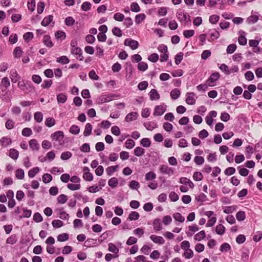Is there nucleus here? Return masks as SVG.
<instances>
[{"label":"nucleus","instance_id":"nucleus-15","mask_svg":"<svg viewBox=\"0 0 262 262\" xmlns=\"http://www.w3.org/2000/svg\"><path fill=\"white\" fill-rule=\"evenodd\" d=\"M53 16L52 15H49L47 17H45L43 20H42L41 23V25L42 26L47 27L48 26L50 23L53 22Z\"/></svg>","mask_w":262,"mask_h":262},{"label":"nucleus","instance_id":"nucleus-21","mask_svg":"<svg viewBox=\"0 0 262 262\" xmlns=\"http://www.w3.org/2000/svg\"><path fill=\"white\" fill-rule=\"evenodd\" d=\"M259 19V16L256 15H251L249 16L246 20L247 23L249 24H254L256 23Z\"/></svg>","mask_w":262,"mask_h":262},{"label":"nucleus","instance_id":"nucleus-40","mask_svg":"<svg viewBox=\"0 0 262 262\" xmlns=\"http://www.w3.org/2000/svg\"><path fill=\"white\" fill-rule=\"evenodd\" d=\"M205 237V232L202 230L196 234L194 236V239L198 241H201Z\"/></svg>","mask_w":262,"mask_h":262},{"label":"nucleus","instance_id":"nucleus-62","mask_svg":"<svg viewBox=\"0 0 262 262\" xmlns=\"http://www.w3.org/2000/svg\"><path fill=\"white\" fill-rule=\"evenodd\" d=\"M32 130L29 127L24 128L21 132L22 135L25 137H29L32 135Z\"/></svg>","mask_w":262,"mask_h":262},{"label":"nucleus","instance_id":"nucleus-19","mask_svg":"<svg viewBox=\"0 0 262 262\" xmlns=\"http://www.w3.org/2000/svg\"><path fill=\"white\" fill-rule=\"evenodd\" d=\"M29 146L33 150L37 151L39 149V145L35 139H31L29 141Z\"/></svg>","mask_w":262,"mask_h":262},{"label":"nucleus","instance_id":"nucleus-57","mask_svg":"<svg viewBox=\"0 0 262 262\" xmlns=\"http://www.w3.org/2000/svg\"><path fill=\"white\" fill-rule=\"evenodd\" d=\"M42 181L47 184L50 183L52 180V177L50 174L45 173L42 176Z\"/></svg>","mask_w":262,"mask_h":262},{"label":"nucleus","instance_id":"nucleus-7","mask_svg":"<svg viewBox=\"0 0 262 262\" xmlns=\"http://www.w3.org/2000/svg\"><path fill=\"white\" fill-rule=\"evenodd\" d=\"M71 53L76 57V59L82 61L84 59V57L82 55V51L79 47L71 48Z\"/></svg>","mask_w":262,"mask_h":262},{"label":"nucleus","instance_id":"nucleus-63","mask_svg":"<svg viewBox=\"0 0 262 262\" xmlns=\"http://www.w3.org/2000/svg\"><path fill=\"white\" fill-rule=\"evenodd\" d=\"M75 21V19L71 16L67 17L64 20L65 24L68 26L74 25Z\"/></svg>","mask_w":262,"mask_h":262},{"label":"nucleus","instance_id":"nucleus-1","mask_svg":"<svg viewBox=\"0 0 262 262\" xmlns=\"http://www.w3.org/2000/svg\"><path fill=\"white\" fill-rule=\"evenodd\" d=\"M116 97H117V95L114 94H103L97 98L96 102L98 104H102L108 102Z\"/></svg>","mask_w":262,"mask_h":262},{"label":"nucleus","instance_id":"nucleus-53","mask_svg":"<svg viewBox=\"0 0 262 262\" xmlns=\"http://www.w3.org/2000/svg\"><path fill=\"white\" fill-rule=\"evenodd\" d=\"M173 217L175 220L182 223L185 221V218L182 214L179 212L175 213L173 214Z\"/></svg>","mask_w":262,"mask_h":262},{"label":"nucleus","instance_id":"nucleus-9","mask_svg":"<svg viewBox=\"0 0 262 262\" xmlns=\"http://www.w3.org/2000/svg\"><path fill=\"white\" fill-rule=\"evenodd\" d=\"M166 106L164 105H158L155 108L153 115L155 116H161L166 111Z\"/></svg>","mask_w":262,"mask_h":262},{"label":"nucleus","instance_id":"nucleus-47","mask_svg":"<svg viewBox=\"0 0 262 262\" xmlns=\"http://www.w3.org/2000/svg\"><path fill=\"white\" fill-rule=\"evenodd\" d=\"M67 187L70 190L74 191L80 189L81 185L80 184H75L73 183H69L68 184Z\"/></svg>","mask_w":262,"mask_h":262},{"label":"nucleus","instance_id":"nucleus-46","mask_svg":"<svg viewBox=\"0 0 262 262\" xmlns=\"http://www.w3.org/2000/svg\"><path fill=\"white\" fill-rule=\"evenodd\" d=\"M237 209V206L233 205V206H227L225 207V208L224 210V212L227 214H229L230 213H232L235 211Z\"/></svg>","mask_w":262,"mask_h":262},{"label":"nucleus","instance_id":"nucleus-29","mask_svg":"<svg viewBox=\"0 0 262 262\" xmlns=\"http://www.w3.org/2000/svg\"><path fill=\"white\" fill-rule=\"evenodd\" d=\"M215 232L219 235H223L225 232V227L222 224H219L215 228Z\"/></svg>","mask_w":262,"mask_h":262},{"label":"nucleus","instance_id":"nucleus-6","mask_svg":"<svg viewBox=\"0 0 262 262\" xmlns=\"http://www.w3.org/2000/svg\"><path fill=\"white\" fill-rule=\"evenodd\" d=\"M220 77V75L218 72H214L210 75L209 78L207 80L206 83H208L209 86H214L215 82Z\"/></svg>","mask_w":262,"mask_h":262},{"label":"nucleus","instance_id":"nucleus-16","mask_svg":"<svg viewBox=\"0 0 262 262\" xmlns=\"http://www.w3.org/2000/svg\"><path fill=\"white\" fill-rule=\"evenodd\" d=\"M180 183L186 186H188L190 188H193L194 187L193 183L189 179L185 177L181 178L180 180Z\"/></svg>","mask_w":262,"mask_h":262},{"label":"nucleus","instance_id":"nucleus-61","mask_svg":"<svg viewBox=\"0 0 262 262\" xmlns=\"http://www.w3.org/2000/svg\"><path fill=\"white\" fill-rule=\"evenodd\" d=\"M236 45L235 44L229 45L226 49V52L228 54H232L236 49Z\"/></svg>","mask_w":262,"mask_h":262},{"label":"nucleus","instance_id":"nucleus-58","mask_svg":"<svg viewBox=\"0 0 262 262\" xmlns=\"http://www.w3.org/2000/svg\"><path fill=\"white\" fill-rule=\"evenodd\" d=\"M220 16L217 15H212L209 17V21L212 24H216L219 20Z\"/></svg>","mask_w":262,"mask_h":262},{"label":"nucleus","instance_id":"nucleus-36","mask_svg":"<svg viewBox=\"0 0 262 262\" xmlns=\"http://www.w3.org/2000/svg\"><path fill=\"white\" fill-rule=\"evenodd\" d=\"M156 178V174L153 171H149L146 173L145 179L147 181L154 180Z\"/></svg>","mask_w":262,"mask_h":262},{"label":"nucleus","instance_id":"nucleus-8","mask_svg":"<svg viewBox=\"0 0 262 262\" xmlns=\"http://www.w3.org/2000/svg\"><path fill=\"white\" fill-rule=\"evenodd\" d=\"M83 178L86 181H92L93 180V175L90 172V169L88 167L83 168Z\"/></svg>","mask_w":262,"mask_h":262},{"label":"nucleus","instance_id":"nucleus-42","mask_svg":"<svg viewBox=\"0 0 262 262\" xmlns=\"http://www.w3.org/2000/svg\"><path fill=\"white\" fill-rule=\"evenodd\" d=\"M140 217V215L138 212L136 211H132L128 216V219L130 221L137 220Z\"/></svg>","mask_w":262,"mask_h":262},{"label":"nucleus","instance_id":"nucleus-32","mask_svg":"<svg viewBox=\"0 0 262 262\" xmlns=\"http://www.w3.org/2000/svg\"><path fill=\"white\" fill-rule=\"evenodd\" d=\"M55 124V120L52 117L47 118L45 121V125L49 127H51Z\"/></svg>","mask_w":262,"mask_h":262},{"label":"nucleus","instance_id":"nucleus-48","mask_svg":"<svg viewBox=\"0 0 262 262\" xmlns=\"http://www.w3.org/2000/svg\"><path fill=\"white\" fill-rule=\"evenodd\" d=\"M231 249L230 245L227 243H223L220 247V250L221 252H227Z\"/></svg>","mask_w":262,"mask_h":262},{"label":"nucleus","instance_id":"nucleus-26","mask_svg":"<svg viewBox=\"0 0 262 262\" xmlns=\"http://www.w3.org/2000/svg\"><path fill=\"white\" fill-rule=\"evenodd\" d=\"M181 94V92L178 89H173L170 92V97L172 99L176 100L178 99Z\"/></svg>","mask_w":262,"mask_h":262},{"label":"nucleus","instance_id":"nucleus-11","mask_svg":"<svg viewBox=\"0 0 262 262\" xmlns=\"http://www.w3.org/2000/svg\"><path fill=\"white\" fill-rule=\"evenodd\" d=\"M139 114L137 112H131L126 116L125 120L126 122H129L136 120Z\"/></svg>","mask_w":262,"mask_h":262},{"label":"nucleus","instance_id":"nucleus-34","mask_svg":"<svg viewBox=\"0 0 262 262\" xmlns=\"http://www.w3.org/2000/svg\"><path fill=\"white\" fill-rule=\"evenodd\" d=\"M55 37L57 39L64 40L66 37L65 32L62 31H57L55 34Z\"/></svg>","mask_w":262,"mask_h":262},{"label":"nucleus","instance_id":"nucleus-22","mask_svg":"<svg viewBox=\"0 0 262 262\" xmlns=\"http://www.w3.org/2000/svg\"><path fill=\"white\" fill-rule=\"evenodd\" d=\"M58 212L59 217L62 220H68L69 218V214L64 211L63 208H59L57 209Z\"/></svg>","mask_w":262,"mask_h":262},{"label":"nucleus","instance_id":"nucleus-49","mask_svg":"<svg viewBox=\"0 0 262 262\" xmlns=\"http://www.w3.org/2000/svg\"><path fill=\"white\" fill-rule=\"evenodd\" d=\"M145 15L144 13L138 14L135 17V21L136 24H139L145 18Z\"/></svg>","mask_w":262,"mask_h":262},{"label":"nucleus","instance_id":"nucleus-43","mask_svg":"<svg viewBox=\"0 0 262 262\" xmlns=\"http://www.w3.org/2000/svg\"><path fill=\"white\" fill-rule=\"evenodd\" d=\"M17 241V238L16 236V235L13 234V235H11L10 237H9L7 239L6 243L7 244L13 245L16 243Z\"/></svg>","mask_w":262,"mask_h":262},{"label":"nucleus","instance_id":"nucleus-44","mask_svg":"<svg viewBox=\"0 0 262 262\" xmlns=\"http://www.w3.org/2000/svg\"><path fill=\"white\" fill-rule=\"evenodd\" d=\"M183 53L182 52H179L174 56V61L176 64L178 65L183 60Z\"/></svg>","mask_w":262,"mask_h":262},{"label":"nucleus","instance_id":"nucleus-28","mask_svg":"<svg viewBox=\"0 0 262 262\" xmlns=\"http://www.w3.org/2000/svg\"><path fill=\"white\" fill-rule=\"evenodd\" d=\"M92 125L88 123L85 126L84 130L83 132V135L85 137L89 136L92 133Z\"/></svg>","mask_w":262,"mask_h":262},{"label":"nucleus","instance_id":"nucleus-55","mask_svg":"<svg viewBox=\"0 0 262 262\" xmlns=\"http://www.w3.org/2000/svg\"><path fill=\"white\" fill-rule=\"evenodd\" d=\"M70 132L73 135H77L80 132V128L77 125H73L70 128Z\"/></svg>","mask_w":262,"mask_h":262},{"label":"nucleus","instance_id":"nucleus-30","mask_svg":"<svg viewBox=\"0 0 262 262\" xmlns=\"http://www.w3.org/2000/svg\"><path fill=\"white\" fill-rule=\"evenodd\" d=\"M39 171V168L38 167H35L31 169L28 171V176L29 178H32Z\"/></svg>","mask_w":262,"mask_h":262},{"label":"nucleus","instance_id":"nucleus-51","mask_svg":"<svg viewBox=\"0 0 262 262\" xmlns=\"http://www.w3.org/2000/svg\"><path fill=\"white\" fill-rule=\"evenodd\" d=\"M72 154L70 151H67L63 152L60 156L62 160H67L72 157Z\"/></svg>","mask_w":262,"mask_h":262},{"label":"nucleus","instance_id":"nucleus-25","mask_svg":"<svg viewBox=\"0 0 262 262\" xmlns=\"http://www.w3.org/2000/svg\"><path fill=\"white\" fill-rule=\"evenodd\" d=\"M19 152L15 149L11 148L9 150V156L13 160H16L18 158Z\"/></svg>","mask_w":262,"mask_h":262},{"label":"nucleus","instance_id":"nucleus-37","mask_svg":"<svg viewBox=\"0 0 262 262\" xmlns=\"http://www.w3.org/2000/svg\"><path fill=\"white\" fill-rule=\"evenodd\" d=\"M236 219L238 221H243L246 219L245 212L243 211H239L236 214Z\"/></svg>","mask_w":262,"mask_h":262},{"label":"nucleus","instance_id":"nucleus-3","mask_svg":"<svg viewBox=\"0 0 262 262\" xmlns=\"http://www.w3.org/2000/svg\"><path fill=\"white\" fill-rule=\"evenodd\" d=\"M64 135L62 131L58 130L53 133L51 135V138L52 141L57 142L58 144L62 145L64 144L63 138Z\"/></svg>","mask_w":262,"mask_h":262},{"label":"nucleus","instance_id":"nucleus-64","mask_svg":"<svg viewBox=\"0 0 262 262\" xmlns=\"http://www.w3.org/2000/svg\"><path fill=\"white\" fill-rule=\"evenodd\" d=\"M159 55L157 53H152L148 57V59L152 62H156L159 60Z\"/></svg>","mask_w":262,"mask_h":262},{"label":"nucleus","instance_id":"nucleus-54","mask_svg":"<svg viewBox=\"0 0 262 262\" xmlns=\"http://www.w3.org/2000/svg\"><path fill=\"white\" fill-rule=\"evenodd\" d=\"M141 144L144 147H149L151 145V142L148 138H143L140 141Z\"/></svg>","mask_w":262,"mask_h":262},{"label":"nucleus","instance_id":"nucleus-41","mask_svg":"<svg viewBox=\"0 0 262 262\" xmlns=\"http://www.w3.org/2000/svg\"><path fill=\"white\" fill-rule=\"evenodd\" d=\"M34 120L38 123L41 122L43 119V114L40 112H37L34 114Z\"/></svg>","mask_w":262,"mask_h":262},{"label":"nucleus","instance_id":"nucleus-18","mask_svg":"<svg viewBox=\"0 0 262 262\" xmlns=\"http://www.w3.org/2000/svg\"><path fill=\"white\" fill-rule=\"evenodd\" d=\"M149 95L151 100H159L160 97L159 94L156 89H152L150 91Z\"/></svg>","mask_w":262,"mask_h":262},{"label":"nucleus","instance_id":"nucleus-33","mask_svg":"<svg viewBox=\"0 0 262 262\" xmlns=\"http://www.w3.org/2000/svg\"><path fill=\"white\" fill-rule=\"evenodd\" d=\"M145 150L141 147H137L134 149V154L137 157L142 156L144 154Z\"/></svg>","mask_w":262,"mask_h":262},{"label":"nucleus","instance_id":"nucleus-35","mask_svg":"<svg viewBox=\"0 0 262 262\" xmlns=\"http://www.w3.org/2000/svg\"><path fill=\"white\" fill-rule=\"evenodd\" d=\"M68 200V197L66 195L61 194H60L57 198V201L59 204H64Z\"/></svg>","mask_w":262,"mask_h":262},{"label":"nucleus","instance_id":"nucleus-39","mask_svg":"<svg viewBox=\"0 0 262 262\" xmlns=\"http://www.w3.org/2000/svg\"><path fill=\"white\" fill-rule=\"evenodd\" d=\"M118 183V180L116 178L113 177L108 180V184L112 188H115L117 187Z\"/></svg>","mask_w":262,"mask_h":262},{"label":"nucleus","instance_id":"nucleus-14","mask_svg":"<svg viewBox=\"0 0 262 262\" xmlns=\"http://www.w3.org/2000/svg\"><path fill=\"white\" fill-rule=\"evenodd\" d=\"M10 85V82L9 78L7 77L3 78L0 83V87L2 89L5 88L7 89ZM6 90H5V91Z\"/></svg>","mask_w":262,"mask_h":262},{"label":"nucleus","instance_id":"nucleus-13","mask_svg":"<svg viewBox=\"0 0 262 262\" xmlns=\"http://www.w3.org/2000/svg\"><path fill=\"white\" fill-rule=\"evenodd\" d=\"M143 125L148 130H152L158 127L157 123L154 121L145 122Z\"/></svg>","mask_w":262,"mask_h":262},{"label":"nucleus","instance_id":"nucleus-17","mask_svg":"<svg viewBox=\"0 0 262 262\" xmlns=\"http://www.w3.org/2000/svg\"><path fill=\"white\" fill-rule=\"evenodd\" d=\"M10 78L12 82L14 83H16L20 79V76L18 74L15 70L11 71Z\"/></svg>","mask_w":262,"mask_h":262},{"label":"nucleus","instance_id":"nucleus-50","mask_svg":"<svg viewBox=\"0 0 262 262\" xmlns=\"http://www.w3.org/2000/svg\"><path fill=\"white\" fill-rule=\"evenodd\" d=\"M112 33L114 35L120 37L122 36V33L121 29L117 27H114L112 29Z\"/></svg>","mask_w":262,"mask_h":262},{"label":"nucleus","instance_id":"nucleus-60","mask_svg":"<svg viewBox=\"0 0 262 262\" xmlns=\"http://www.w3.org/2000/svg\"><path fill=\"white\" fill-rule=\"evenodd\" d=\"M108 250L109 251L113 252L116 254H117L119 252V249L117 248L116 245L113 243H110L108 244Z\"/></svg>","mask_w":262,"mask_h":262},{"label":"nucleus","instance_id":"nucleus-38","mask_svg":"<svg viewBox=\"0 0 262 262\" xmlns=\"http://www.w3.org/2000/svg\"><path fill=\"white\" fill-rule=\"evenodd\" d=\"M25 173L23 169L19 168L15 171V177L19 180H22L24 178Z\"/></svg>","mask_w":262,"mask_h":262},{"label":"nucleus","instance_id":"nucleus-27","mask_svg":"<svg viewBox=\"0 0 262 262\" xmlns=\"http://www.w3.org/2000/svg\"><path fill=\"white\" fill-rule=\"evenodd\" d=\"M67 100V96L65 94L60 93L57 96V100L58 103H64Z\"/></svg>","mask_w":262,"mask_h":262},{"label":"nucleus","instance_id":"nucleus-12","mask_svg":"<svg viewBox=\"0 0 262 262\" xmlns=\"http://www.w3.org/2000/svg\"><path fill=\"white\" fill-rule=\"evenodd\" d=\"M150 238L155 243L158 244H164L165 240L162 236H157L155 235H151Z\"/></svg>","mask_w":262,"mask_h":262},{"label":"nucleus","instance_id":"nucleus-52","mask_svg":"<svg viewBox=\"0 0 262 262\" xmlns=\"http://www.w3.org/2000/svg\"><path fill=\"white\" fill-rule=\"evenodd\" d=\"M207 199L206 195L203 193H201L198 196L195 197V200L198 202L203 203L206 201Z\"/></svg>","mask_w":262,"mask_h":262},{"label":"nucleus","instance_id":"nucleus-56","mask_svg":"<svg viewBox=\"0 0 262 262\" xmlns=\"http://www.w3.org/2000/svg\"><path fill=\"white\" fill-rule=\"evenodd\" d=\"M148 68V65L146 62H140L138 64V69L139 71L144 72Z\"/></svg>","mask_w":262,"mask_h":262},{"label":"nucleus","instance_id":"nucleus-10","mask_svg":"<svg viewBox=\"0 0 262 262\" xmlns=\"http://www.w3.org/2000/svg\"><path fill=\"white\" fill-rule=\"evenodd\" d=\"M195 94L193 93H187L186 94V102L189 105H193L195 103L194 99Z\"/></svg>","mask_w":262,"mask_h":262},{"label":"nucleus","instance_id":"nucleus-24","mask_svg":"<svg viewBox=\"0 0 262 262\" xmlns=\"http://www.w3.org/2000/svg\"><path fill=\"white\" fill-rule=\"evenodd\" d=\"M154 229L156 231H160L162 229L161 220L159 219H156L153 222Z\"/></svg>","mask_w":262,"mask_h":262},{"label":"nucleus","instance_id":"nucleus-31","mask_svg":"<svg viewBox=\"0 0 262 262\" xmlns=\"http://www.w3.org/2000/svg\"><path fill=\"white\" fill-rule=\"evenodd\" d=\"M56 61L58 63L65 64L69 63L70 60L67 56L63 55L58 57Z\"/></svg>","mask_w":262,"mask_h":262},{"label":"nucleus","instance_id":"nucleus-5","mask_svg":"<svg viewBox=\"0 0 262 262\" xmlns=\"http://www.w3.org/2000/svg\"><path fill=\"white\" fill-rule=\"evenodd\" d=\"M124 44L126 46H129L131 49L136 50L139 47V42L131 38H126L124 41Z\"/></svg>","mask_w":262,"mask_h":262},{"label":"nucleus","instance_id":"nucleus-20","mask_svg":"<svg viewBox=\"0 0 262 262\" xmlns=\"http://www.w3.org/2000/svg\"><path fill=\"white\" fill-rule=\"evenodd\" d=\"M43 42L45 45L48 48H52L54 45L53 43L51 41V37L48 35L44 36Z\"/></svg>","mask_w":262,"mask_h":262},{"label":"nucleus","instance_id":"nucleus-4","mask_svg":"<svg viewBox=\"0 0 262 262\" xmlns=\"http://www.w3.org/2000/svg\"><path fill=\"white\" fill-rule=\"evenodd\" d=\"M176 15L179 20L181 23H185L187 24L191 21L190 16L187 13H185L182 10L178 11Z\"/></svg>","mask_w":262,"mask_h":262},{"label":"nucleus","instance_id":"nucleus-59","mask_svg":"<svg viewBox=\"0 0 262 262\" xmlns=\"http://www.w3.org/2000/svg\"><path fill=\"white\" fill-rule=\"evenodd\" d=\"M118 167V165L116 166H111L108 167L106 169V171L107 172V175L111 176L117 169V168Z\"/></svg>","mask_w":262,"mask_h":262},{"label":"nucleus","instance_id":"nucleus-45","mask_svg":"<svg viewBox=\"0 0 262 262\" xmlns=\"http://www.w3.org/2000/svg\"><path fill=\"white\" fill-rule=\"evenodd\" d=\"M23 51L19 47H17L15 48L13 51V54L15 58H19L22 55Z\"/></svg>","mask_w":262,"mask_h":262},{"label":"nucleus","instance_id":"nucleus-2","mask_svg":"<svg viewBox=\"0 0 262 262\" xmlns=\"http://www.w3.org/2000/svg\"><path fill=\"white\" fill-rule=\"evenodd\" d=\"M159 170L160 173L167 175L168 177L172 176L174 173L173 168L169 167L167 164H162L159 167Z\"/></svg>","mask_w":262,"mask_h":262},{"label":"nucleus","instance_id":"nucleus-23","mask_svg":"<svg viewBox=\"0 0 262 262\" xmlns=\"http://www.w3.org/2000/svg\"><path fill=\"white\" fill-rule=\"evenodd\" d=\"M0 143L3 147H6L12 143V141L10 138L4 137L0 140Z\"/></svg>","mask_w":262,"mask_h":262}]
</instances>
